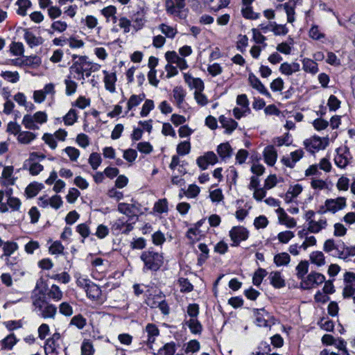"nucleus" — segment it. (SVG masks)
<instances>
[{
    "label": "nucleus",
    "mask_w": 355,
    "mask_h": 355,
    "mask_svg": "<svg viewBox=\"0 0 355 355\" xmlns=\"http://www.w3.org/2000/svg\"><path fill=\"white\" fill-rule=\"evenodd\" d=\"M101 66L87 60L85 57H81L70 67V73L73 74L76 80H85L84 76L89 77L92 72L96 71Z\"/></svg>",
    "instance_id": "f257e3e1"
},
{
    "label": "nucleus",
    "mask_w": 355,
    "mask_h": 355,
    "mask_svg": "<svg viewBox=\"0 0 355 355\" xmlns=\"http://www.w3.org/2000/svg\"><path fill=\"white\" fill-rule=\"evenodd\" d=\"M48 120V115L46 112L38 111L34 114H25L23 117L21 123L26 129L36 130H38L39 125L45 123Z\"/></svg>",
    "instance_id": "f03ea898"
},
{
    "label": "nucleus",
    "mask_w": 355,
    "mask_h": 355,
    "mask_svg": "<svg viewBox=\"0 0 355 355\" xmlns=\"http://www.w3.org/2000/svg\"><path fill=\"white\" fill-rule=\"evenodd\" d=\"M145 268L150 270H157L163 263V257L158 252L145 251L141 255Z\"/></svg>",
    "instance_id": "7ed1b4c3"
},
{
    "label": "nucleus",
    "mask_w": 355,
    "mask_h": 355,
    "mask_svg": "<svg viewBox=\"0 0 355 355\" xmlns=\"http://www.w3.org/2000/svg\"><path fill=\"white\" fill-rule=\"evenodd\" d=\"M345 248L346 245L344 242L336 241L333 239L326 240L323 245L324 252L341 259H345Z\"/></svg>",
    "instance_id": "20e7f679"
},
{
    "label": "nucleus",
    "mask_w": 355,
    "mask_h": 355,
    "mask_svg": "<svg viewBox=\"0 0 355 355\" xmlns=\"http://www.w3.org/2000/svg\"><path fill=\"white\" fill-rule=\"evenodd\" d=\"M347 206V200L344 197H338L334 199H327L324 205L320 207L319 213L325 214L330 212L335 214L345 209Z\"/></svg>",
    "instance_id": "39448f33"
},
{
    "label": "nucleus",
    "mask_w": 355,
    "mask_h": 355,
    "mask_svg": "<svg viewBox=\"0 0 355 355\" xmlns=\"http://www.w3.org/2000/svg\"><path fill=\"white\" fill-rule=\"evenodd\" d=\"M255 323L259 327L270 328L275 324V319L265 309H254L253 311Z\"/></svg>",
    "instance_id": "423d86ee"
},
{
    "label": "nucleus",
    "mask_w": 355,
    "mask_h": 355,
    "mask_svg": "<svg viewBox=\"0 0 355 355\" xmlns=\"http://www.w3.org/2000/svg\"><path fill=\"white\" fill-rule=\"evenodd\" d=\"M329 139L328 137H320L313 136L304 141L305 148L311 152L314 153L320 150H324L329 145Z\"/></svg>",
    "instance_id": "0eeeda50"
},
{
    "label": "nucleus",
    "mask_w": 355,
    "mask_h": 355,
    "mask_svg": "<svg viewBox=\"0 0 355 355\" xmlns=\"http://www.w3.org/2000/svg\"><path fill=\"white\" fill-rule=\"evenodd\" d=\"M186 0H165L164 6L168 14L178 17L180 19L186 17L182 10L184 8Z\"/></svg>",
    "instance_id": "6e6552de"
},
{
    "label": "nucleus",
    "mask_w": 355,
    "mask_h": 355,
    "mask_svg": "<svg viewBox=\"0 0 355 355\" xmlns=\"http://www.w3.org/2000/svg\"><path fill=\"white\" fill-rule=\"evenodd\" d=\"M324 281L325 277L322 274L311 272L302 280L300 287L304 290L314 288L324 283Z\"/></svg>",
    "instance_id": "1a4fd4ad"
},
{
    "label": "nucleus",
    "mask_w": 355,
    "mask_h": 355,
    "mask_svg": "<svg viewBox=\"0 0 355 355\" xmlns=\"http://www.w3.org/2000/svg\"><path fill=\"white\" fill-rule=\"evenodd\" d=\"M344 288L343 289V298H349L355 294V273L346 272L343 276Z\"/></svg>",
    "instance_id": "9d476101"
},
{
    "label": "nucleus",
    "mask_w": 355,
    "mask_h": 355,
    "mask_svg": "<svg viewBox=\"0 0 355 355\" xmlns=\"http://www.w3.org/2000/svg\"><path fill=\"white\" fill-rule=\"evenodd\" d=\"M37 156V153H31L29 158L24 164L23 168L27 169L31 175H37L44 169V166L35 160V157Z\"/></svg>",
    "instance_id": "9b49d317"
},
{
    "label": "nucleus",
    "mask_w": 355,
    "mask_h": 355,
    "mask_svg": "<svg viewBox=\"0 0 355 355\" xmlns=\"http://www.w3.org/2000/svg\"><path fill=\"white\" fill-rule=\"evenodd\" d=\"M249 232L246 228L239 226L234 227L230 231V236L233 241L232 245L237 246L241 241H245L248 238Z\"/></svg>",
    "instance_id": "f8f14e48"
},
{
    "label": "nucleus",
    "mask_w": 355,
    "mask_h": 355,
    "mask_svg": "<svg viewBox=\"0 0 355 355\" xmlns=\"http://www.w3.org/2000/svg\"><path fill=\"white\" fill-rule=\"evenodd\" d=\"M308 231L311 234H318L328 227V220L324 216H320L307 223Z\"/></svg>",
    "instance_id": "ddd939ff"
},
{
    "label": "nucleus",
    "mask_w": 355,
    "mask_h": 355,
    "mask_svg": "<svg viewBox=\"0 0 355 355\" xmlns=\"http://www.w3.org/2000/svg\"><path fill=\"white\" fill-rule=\"evenodd\" d=\"M275 211L278 216L279 224L285 225L287 228H293L297 225L295 219L289 216L283 208L279 207Z\"/></svg>",
    "instance_id": "4468645a"
},
{
    "label": "nucleus",
    "mask_w": 355,
    "mask_h": 355,
    "mask_svg": "<svg viewBox=\"0 0 355 355\" xmlns=\"http://www.w3.org/2000/svg\"><path fill=\"white\" fill-rule=\"evenodd\" d=\"M350 158L349 152L346 148H338L334 162L338 167L344 168L349 164Z\"/></svg>",
    "instance_id": "2eb2a0df"
},
{
    "label": "nucleus",
    "mask_w": 355,
    "mask_h": 355,
    "mask_svg": "<svg viewBox=\"0 0 355 355\" xmlns=\"http://www.w3.org/2000/svg\"><path fill=\"white\" fill-rule=\"evenodd\" d=\"M146 9L145 8H140L139 10L134 15L133 17V28L137 32L141 30L147 21L146 19Z\"/></svg>",
    "instance_id": "dca6fc26"
},
{
    "label": "nucleus",
    "mask_w": 355,
    "mask_h": 355,
    "mask_svg": "<svg viewBox=\"0 0 355 355\" xmlns=\"http://www.w3.org/2000/svg\"><path fill=\"white\" fill-rule=\"evenodd\" d=\"M304 151L302 149L296 150L291 152L290 157H284L282 159V162L289 168H293L295 164L303 157Z\"/></svg>",
    "instance_id": "f3484780"
},
{
    "label": "nucleus",
    "mask_w": 355,
    "mask_h": 355,
    "mask_svg": "<svg viewBox=\"0 0 355 355\" xmlns=\"http://www.w3.org/2000/svg\"><path fill=\"white\" fill-rule=\"evenodd\" d=\"M14 168L12 166H5L1 173V183L2 185L8 187L13 185L15 183L16 178L13 176Z\"/></svg>",
    "instance_id": "a211bd4d"
},
{
    "label": "nucleus",
    "mask_w": 355,
    "mask_h": 355,
    "mask_svg": "<svg viewBox=\"0 0 355 355\" xmlns=\"http://www.w3.org/2000/svg\"><path fill=\"white\" fill-rule=\"evenodd\" d=\"M112 230L123 234H128L133 229L132 223H128L124 217L117 219L112 224Z\"/></svg>",
    "instance_id": "6ab92c4d"
},
{
    "label": "nucleus",
    "mask_w": 355,
    "mask_h": 355,
    "mask_svg": "<svg viewBox=\"0 0 355 355\" xmlns=\"http://www.w3.org/2000/svg\"><path fill=\"white\" fill-rule=\"evenodd\" d=\"M248 81L250 85L255 89L259 91L261 94L270 97L271 95L265 87V86L261 83L259 79L253 73H250L248 77Z\"/></svg>",
    "instance_id": "aec40b11"
},
{
    "label": "nucleus",
    "mask_w": 355,
    "mask_h": 355,
    "mask_svg": "<svg viewBox=\"0 0 355 355\" xmlns=\"http://www.w3.org/2000/svg\"><path fill=\"white\" fill-rule=\"evenodd\" d=\"M300 70V65L298 62H285L281 64L279 71L286 76H291L293 73L298 72Z\"/></svg>",
    "instance_id": "412c9836"
},
{
    "label": "nucleus",
    "mask_w": 355,
    "mask_h": 355,
    "mask_svg": "<svg viewBox=\"0 0 355 355\" xmlns=\"http://www.w3.org/2000/svg\"><path fill=\"white\" fill-rule=\"evenodd\" d=\"M265 162L269 166H273L277 158V153L273 146H268L265 148L263 151Z\"/></svg>",
    "instance_id": "4be33fe9"
},
{
    "label": "nucleus",
    "mask_w": 355,
    "mask_h": 355,
    "mask_svg": "<svg viewBox=\"0 0 355 355\" xmlns=\"http://www.w3.org/2000/svg\"><path fill=\"white\" fill-rule=\"evenodd\" d=\"M219 122L223 128L225 129V132L228 134L232 133L238 126V123L231 118L221 115L219 117Z\"/></svg>",
    "instance_id": "5701e85b"
},
{
    "label": "nucleus",
    "mask_w": 355,
    "mask_h": 355,
    "mask_svg": "<svg viewBox=\"0 0 355 355\" xmlns=\"http://www.w3.org/2000/svg\"><path fill=\"white\" fill-rule=\"evenodd\" d=\"M105 75L104 83L107 90L113 93L115 92V83L116 81V76L114 73H108L107 71H103Z\"/></svg>",
    "instance_id": "b1692460"
},
{
    "label": "nucleus",
    "mask_w": 355,
    "mask_h": 355,
    "mask_svg": "<svg viewBox=\"0 0 355 355\" xmlns=\"http://www.w3.org/2000/svg\"><path fill=\"white\" fill-rule=\"evenodd\" d=\"M24 40L31 48L42 44L44 40L41 37L35 36L33 33L26 30L24 33Z\"/></svg>",
    "instance_id": "393cba45"
},
{
    "label": "nucleus",
    "mask_w": 355,
    "mask_h": 355,
    "mask_svg": "<svg viewBox=\"0 0 355 355\" xmlns=\"http://www.w3.org/2000/svg\"><path fill=\"white\" fill-rule=\"evenodd\" d=\"M295 3L293 1H288L284 4H281L279 6V8H283L286 15H287V21L288 23H293L295 21Z\"/></svg>",
    "instance_id": "a878e982"
},
{
    "label": "nucleus",
    "mask_w": 355,
    "mask_h": 355,
    "mask_svg": "<svg viewBox=\"0 0 355 355\" xmlns=\"http://www.w3.org/2000/svg\"><path fill=\"white\" fill-rule=\"evenodd\" d=\"M146 331L148 334V345L152 348V345L155 340V338L159 335V329L155 324H148L146 327Z\"/></svg>",
    "instance_id": "bb28decb"
},
{
    "label": "nucleus",
    "mask_w": 355,
    "mask_h": 355,
    "mask_svg": "<svg viewBox=\"0 0 355 355\" xmlns=\"http://www.w3.org/2000/svg\"><path fill=\"white\" fill-rule=\"evenodd\" d=\"M184 324L189 327L193 334H200L202 331V326L198 318H190L185 320Z\"/></svg>",
    "instance_id": "cd10ccee"
},
{
    "label": "nucleus",
    "mask_w": 355,
    "mask_h": 355,
    "mask_svg": "<svg viewBox=\"0 0 355 355\" xmlns=\"http://www.w3.org/2000/svg\"><path fill=\"white\" fill-rule=\"evenodd\" d=\"M302 191V187L299 184H296L294 186L289 187L285 195V201L289 203L292 201L294 198L298 196Z\"/></svg>",
    "instance_id": "c85d7f7f"
},
{
    "label": "nucleus",
    "mask_w": 355,
    "mask_h": 355,
    "mask_svg": "<svg viewBox=\"0 0 355 355\" xmlns=\"http://www.w3.org/2000/svg\"><path fill=\"white\" fill-rule=\"evenodd\" d=\"M39 311L40 312L41 316L45 319L54 318L57 313V307L55 305L47 302Z\"/></svg>",
    "instance_id": "c756f323"
},
{
    "label": "nucleus",
    "mask_w": 355,
    "mask_h": 355,
    "mask_svg": "<svg viewBox=\"0 0 355 355\" xmlns=\"http://www.w3.org/2000/svg\"><path fill=\"white\" fill-rule=\"evenodd\" d=\"M269 279L270 284L275 288H279L285 286V281L279 272H271L269 275Z\"/></svg>",
    "instance_id": "7c9ffc66"
},
{
    "label": "nucleus",
    "mask_w": 355,
    "mask_h": 355,
    "mask_svg": "<svg viewBox=\"0 0 355 355\" xmlns=\"http://www.w3.org/2000/svg\"><path fill=\"white\" fill-rule=\"evenodd\" d=\"M173 96L178 107H181L186 96V92L182 87H175L173 89Z\"/></svg>",
    "instance_id": "2f4dec72"
},
{
    "label": "nucleus",
    "mask_w": 355,
    "mask_h": 355,
    "mask_svg": "<svg viewBox=\"0 0 355 355\" xmlns=\"http://www.w3.org/2000/svg\"><path fill=\"white\" fill-rule=\"evenodd\" d=\"M47 296L49 297V299H51L55 302H58L62 300L63 297V293L58 286L53 284L48 289Z\"/></svg>",
    "instance_id": "473e14b6"
},
{
    "label": "nucleus",
    "mask_w": 355,
    "mask_h": 355,
    "mask_svg": "<svg viewBox=\"0 0 355 355\" xmlns=\"http://www.w3.org/2000/svg\"><path fill=\"white\" fill-rule=\"evenodd\" d=\"M37 135L30 131H21L17 136V141L22 144H29L35 139Z\"/></svg>",
    "instance_id": "72a5a7b5"
},
{
    "label": "nucleus",
    "mask_w": 355,
    "mask_h": 355,
    "mask_svg": "<svg viewBox=\"0 0 355 355\" xmlns=\"http://www.w3.org/2000/svg\"><path fill=\"white\" fill-rule=\"evenodd\" d=\"M65 85V94L68 96L73 95L78 87V84L71 79V77L69 76L64 80Z\"/></svg>",
    "instance_id": "f704fd0d"
},
{
    "label": "nucleus",
    "mask_w": 355,
    "mask_h": 355,
    "mask_svg": "<svg viewBox=\"0 0 355 355\" xmlns=\"http://www.w3.org/2000/svg\"><path fill=\"white\" fill-rule=\"evenodd\" d=\"M303 69L312 74H315L318 71V67L317 62H314L311 59L305 58L302 61Z\"/></svg>",
    "instance_id": "c9c22d12"
},
{
    "label": "nucleus",
    "mask_w": 355,
    "mask_h": 355,
    "mask_svg": "<svg viewBox=\"0 0 355 355\" xmlns=\"http://www.w3.org/2000/svg\"><path fill=\"white\" fill-rule=\"evenodd\" d=\"M88 297L96 300L101 295V290L96 284L92 282L85 290Z\"/></svg>",
    "instance_id": "e433bc0d"
},
{
    "label": "nucleus",
    "mask_w": 355,
    "mask_h": 355,
    "mask_svg": "<svg viewBox=\"0 0 355 355\" xmlns=\"http://www.w3.org/2000/svg\"><path fill=\"white\" fill-rule=\"evenodd\" d=\"M158 28L168 38L173 39L178 33L175 28L166 24H161Z\"/></svg>",
    "instance_id": "4c0bfd02"
},
{
    "label": "nucleus",
    "mask_w": 355,
    "mask_h": 355,
    "mask_svg": "<svg viewBox=\"0 0 355 355\" xmlns=\"http://www.w3.org/2000/svg\"><path fill=\"white\" fill-rule=\"evenodd\" d=\"M232 150V148L229 143L220 144L217 148V153L222 159L230 157Z\"/></svg>",
    "instance_id": "58836bf2"
},
{
    "label": "nucleus",
    "mask_w": 355,
    "mask_h": 355,
    "mask_svg": "<svg viewBox=\"0 0 355 355\" xmlns=\"http://www.w3.org/2000/svg\"><path fill=\"white\" fill-rule=\"evenodd\" d=\"M42 188V184L33 182L27 186L25 192L28 198H33L37 196Z\"/></svg>",
    "instance_id": "ea45409f"
},
{
    "label": "nucleus",
    "mask_w": 355,
    "mask_h": 355,
    "mask_svg": "<svg viewBox=\"0 0 355 355\" xmlns=\"http://www.w3.org/2000/svg\"><path fill=\"white\" fill-rule=\"evenodd\" d=\"M310 260L312 263L318 266H322L325 263V258L324 254L320 251H315L311 253Z\"/></svg>",
    "instance_id": "a19ab883"
},
{
    "label": "nucleus",
    "mask_w": 355,
    "mask_h": 355,
    "mask_svg": "<svg viewBox=\"0 0 355 355\" xmlns=\"http://www.w3.org/2000/svg\"><path fill=\"white\" fill-rule=\"evenodd\" d=\"M144 94H141L139 95H132L127 103L128 111L139 105L144 101Z\"/></svg>",
    "instance_id": "79ce46f5"
},
{
    "label": "nucleus",
    "mask_w": 355,
    "mask_h": 355,
    "mask_svg": "<svg viewBox=\"0 0 355 355\" xmlns=\"http://www.w3.org/2000/svg\"><path fill=\"white\" fill-rule=\"evenodd\" d=\"M175 352V344L173 342L165 344L155 355H173Z\"/></svg>",
    "instance_id": "37998d69"
},
{
    "label": "nucleus",
    "mask_w": 355,
    "mask_h": 355,
    "mask_svg": "<svg viewBox=\"0 0 355 355\" xmlns=\"http://www.w3.org/2000/svg\"><path fill=\"white\" fill-rule=\"evenodd\" d=\"M81 355H94L95 349L92 343L89 340H83L81 347Z\"/></svg>",
    "instance_id": "c03bdc74"
},
{
    "label": "nucleus",
    "mask_w": 355,
    "mask_h": 355,
    "mask_svg": "<svg viewBox=\"0 0 355 355\" xmlns=\"http://www.w3.org/2000/svg\"><path fill=\"white\" fill-rule=\"evenodd\" d=\"M16 5L18 6L17 14L25 16L26 15L27 9L31 8L32 3L30 0H17Z\"/></svg>",
    "instance_id": "a18cd8bd"
},
{
    "label": "nucleus",
    "mask_w": 355,
    "mask_h": 355,
    "mask_svg": "<svg viewBox=\"0 0 355 355\" xmlns=\"http://www.w3.org/2000/svg\"><path fill=\"white\" fill-rule=\"evenodd\" d=\"M271 31L275 35H285L288 30L286 25L278 24L276 22H270Z\"/></svg>",
    "instance_id": "49530a36"
},
{
    "label": "nucleus",
    "mask_w": 355,
    "mask_h": 355,
    "mask_svg": "<svg viewBox=\"0 0 355 355\" xmlns=\"http://www.w3.org/2000/svg\"><path fill=\"white\" fill-rule=\"evenodd\" d=\"M291 258L288 253L282 252L274 257V262L277 266H286L290 262Z\"/></svg>",
    "instance_id": "de8ad7c7"
},
{
    "label": "nucleus",
    "mask_w": 355,
    "mask_h": 355,
    "mask_svg": "<svg viewBox=\"0 0 355 355\" xmlns=\"http://www.w3.org/2000/svg\"><path fill=\"white\" fill-rule=\"evenodd\" d=\"M86 324L87 320L81 314L74 315L69 323L70 325L75 326L78 329H83L85 327Z\"/></svg>",
    "instance_id": "09e8293b"
},
{
    "label": "nucleus",
    "mask_w": 355,
    "mask_h": 355,
    "mask_svg": "<svg viewBox=\"0 0 355 355\" xmlns=\"http://www.w3.org/2000/svg\"><path fill=\"white\" fill-rule=\"evenodd\" d=\"M177 153L180 156L188 155L191 151V143L189 141H181L176 148Z\"/></svg>",
    "instance_id": "8fccbe9b"
},
{
    "label": "nucleus",
    "mask_w": 355,
    "mask_h": 355,
    "mask_svg": "<svg viewBox=\"0 0 355 355\" xmlns=\"http://www.w3.org/2000/svg\"><path fill=\"white\" fill-rule=\"evenodd\" d=\"M42 63L40 58L38 56H27L24 58V66H27L31 68H36Z\"/></svg>",
    "instance_id": "3c124183"
},
{
    "label": "nucleus",
    "mask_w": 355,
    "mask_h": 355,
    "mask_svg": "<svg viewBox=\"0 0 355 355\" xmlns=\"http://www.w3.org/2000/svg\"><path fill=\"white\" fill-rule=\"evenodd\" d=\"M0 76L8 82L15 83L19 80V74L17 71H2Z\"/></svg>",
    "instance_id": "603ef678"
},
{
    "label": "nucleus",
    "mask_w": 355,
    "mask_h": 355,
    "mask_svg": "<svg viewBox=\"0 0 355 355\" xmlns=\"http://www.w3.org/2000/svg\"><path fill=\"white\" fill-rule=\"evenodd\" d=\"M18 249V245L17 243L15 242H6L4 243L3 250V254L1 257H10V255L14 253Z\"/></svg>",
    "instance_id": "864d4df0"
},
{
    "label": "nucleus",
    "mask_w": 355,
    "mask_h": 355,
    "mask_svg": "<svg viewBox=\"0 0 355 355\" xmlns=\"http://www.w3.org/2000/svg\"><path fill=\"white\" fill-rule=\"evenodd\" d=\"M17 341L16 337L13 334L8 335L1 341L2 349H11L17 343Z\"/></svg>",
    "instance_id": "5fc2aeb1"
},
{
    "label": "nucleus",
    "mask_w": 355,
    "mask_h": 355,
    "mask_svg": "<svg viewBox=\"0 0 355 355\" xmlns=\"http://www.w3.org/2000/svg\"><path fill=\"white\" fill-rule=\"evenodd\" d=\"M241 12L243 16L246 19H257L260 17V14L254 12L250 6H243Z\"/></svg>",
    "instance_id": "6e6d98bb"
},
{
    "label": "nucleus",
    "mask_w": 355,
    "mask_h": 355,
    "mask_svg": "<svg viewBox=\"0 0 355 355\" xmlns=\"http://www.w3.org/2000/svg\"><path fill=\"white\" fill-rule=\"evenodd\" d=\"M268 272L265 269L259 268L256 272H254L253 277H252V282L254 285L255 286H259L264 277L267 275Z\"/></svg>",
    "instance_id": "4d7b16f0"
},
{
    "label": "nucleus",
    "mask_w": 355,
    "mask_h": 355,
    "mask_svg": "<svg viewBox=\"0 0 355 355\" xmlns=\"http://www.w3.org/2000/svg\"><path fill=\"white\" fill-rule=\"evenodd\" d=\"M59 345L57 342L48 338L46 341L44 350L47 355H54Z\"/></svg>",
    "instance_id": "13d9d810"
},
{
    "label": "nucleus",
    "mask_w": 355,
    "mask_h": 355,
    "mask_svg": "<svg viewBox=\"0 0 355 355\" xmlns=\"http://www.w3.org/2000/svg\"><path fill=\"white\" fill-rule=\"evenodd\" d=\"M78 116L75 110L71 109L64 116V123L67 125H71L77 121Z\"/></svg>",
    "instance_id": "bf43d9fd"
},
{
    "label": "nucleus",
    "mask_w": 355,
    "mask_h": 355,
    "mask_svg": "<svg viewBox=\"0 0 355 355\" xmlns=\"http://www.w3.org/2000/svg\"><path fill=\"white\" fill-rule=\"evenodd\" d=\"M294 236V232L290 230L281 232L277 234V239L282 243H288Z\"/></svg>",
    "instance_id": "052dcab7"
},
{
    "label": "nucleus",
    "mask_w": 355,
    "mask_h": 355,
    "mask_svg": "<svg viewBox=\"0 0 355 355\" xmlns=\"http://www.w3.org/2000/svg\"><path fill=\"white\" fill-rule=\"evenodd\" d=\"M200 191V187L196 184H190L187 190L184 191V194L188 198H194L198 196Z\"/></svg>",
    "instance_id": "680f3d73"
},
{
    "label": "nucleus",
    "mask_w": 355,
    "mask_h": 355,
    "mask_svg": "<svg viewBox=\"0 0 355 355\" xmlns=\"http://www.w3.org/2000/svg\"><path fill=\"white\" fill-rule=\"evenodd\" d=\"M101 155L97 153H92L89 157V163L94 170L98 168L101 165Z\"/></svg>",
    "instance_id": "e2e57ef3"
},
{
    "label": "nucleus",
    "mask_w": 355,
    "mask_h": 355,
    "mask_svg": "<svg viewBox=\"0 0 355 355\" xmlns=\"http://www.w3.org/2000/svg\"><path fill=\"white\" fill-rule=\"evenodd\" d=\"M10 51L14 55H21L24 52V45L21 42H12L10 44Z\"/></svg>",
    "instance_id": "0e129e2a"
},
{
    "label": "nucleus",
    "mask_w": 355,
    "mask_h": 355,
    "mask_svg": "<svg viewBox=\"0 0 355 355\" xmlns=\"http://www.w3.org/2000/svg\"><path fill=\"white\" fill-rule=\"evenodd\" d=\"M64 151L72 162H76L80 156L79 150L74 147L68 146L64 149Z\"/></svg>",
    "instance_id": "69168bd1"
},
{
    "label": "nucleus",
    "mask_w": 355,
    "mask_h": 355,
    "mask_svg": "<svg viewBox=\"0 0 355 355\" xmlns=\"http://www.w3.org/2000/svg\"><path fill=\"white\" fill-rule=\"evenodd\" d=\"M42 140L47 144L51 149L57 148V141L54 135L49 133H44L42 136Z\"/></svg>",
    "instance_id": "338daca9"
},
{
    "label": "nucleus",
    "mask_w": 355,
    "mask_h": 355,
    "mask_svg": "<svg viewBox=\"0 0 355 355\" xmlns=\"http://www.w3.org/2000/svg\"><path fill=\"white\" fill-rule=\"evenodd\" d=\"M309 36L315 40H320L324 37V34L320 31L319 27L313 25L309 30Z\"/></svg>",
    "instance_id": "774afa93"
}]
</instances>
